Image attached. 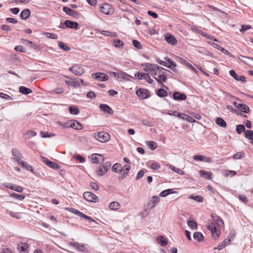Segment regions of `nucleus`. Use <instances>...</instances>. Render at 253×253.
Returning a JSON list of instances; mask_svg holds the SVG:
<instances>
[{
  "label": "nucleus",
  "mask_w": 253,
  "mask_h": 253,
  "mask_svg": "<svg viewBox=\"0 0 253 253\" xmlns=\"http://www.w3.org/2000/svg\"><path fill=\"white\" fill-rule=\"evenodd\" d=\"M63 11L67 15L74 18H78L80 15V13L79 12L73 10L67 6H63Z\"/></svg>",
  "instance_id": "nucleus-13"
},
{
  "label": "nucleus",
  "mask_w": 253,
  "mask_h": 253,
  "mask_svg": "<svg viewBox=\"0 0 253 253\" xmlns=\"http://www.w3.org/2000/svg\"><path fill=\"white\" fill-rule=\"evenodd\" d=\"M99 10L103 13L110 15L114 13V8L109 4L104 3L99 5Z\"/></svg>",
  "instance_id": "nucleus-2"
},
{
  "label": "nucleus",
  "mask_w": 253,
  "mask_h": 253,
  "mask_svg": "<svg viewBox=\"0 0 253 253\" xmlns=\"http://www.w3.org/2000/svg\"><path fill=\"white\" fill-rule=\"evenodd\" d=\"M181 116H183L182 120H186L190 123H195L196 122V120L193 118L192 116H189L185 114L184 115H181Z\"/></svg>",
  "instance_id": "nucleus-48"
},
{
  "label": "nucleus",
  "mask_w": 253,
  "mask_h": 253,
  "mask_svg": "<svg viewBox=\"0 0 253 253\" xmlns=\"http://www.w3.org/2000/svg\"><path fill=\"white\" fill-rule=\"evenodd\" d=\"M65 84L68 85L72 86L75 88H78L80 87L79 83L76 81L66 80L65 81Z\"/></svg>",
  "instance_id": "nucleus-36"
},
{
  "label": "nucleus",
  "mask_w": 253,
  "mask_h": 253,
  "mask_svg": "<svg viewBox=\"0 0 253 253\" xmlns=\"http://www.w3.org/2000/svg\"><path fill=\"white\" fill-rule=\"evenodd\" d=\"M136 95L142 99L148 98L150 97V93L148 89L139 88L136 91Z\"/></svg>",
  "instance_id": "nucleus-7"
},
{
  "label": "nucleus",
  "mask_w": 253,
  "mask_h": 253,
  "mask_svg": "<svg viewBox=\"0 0 253 253\" xmlns=\"http://www.w3.org/2000/svg\"><path fill=\"white\" fill-rule=\"evenodd\" d=\"M99 107L100 110L103 112L104 113L109 115L113 114L114 112L113 109L107 104H100Z\"/></svg>",
  "instance_id": "nucleus-18"
},
{
  "label": "nucleus",
  "mask_w": 253,
  "mask_h": 253,
  "mask_svg": "<svg viewBox=\"0 0 253 253\" xmlns=\"http://www.w3.org/2000/svg\"><path fill=\"white\" fill-rule=\"evenodd\" d=\"M232 104L238 110H240L241 112H243L244 113H249L250 111V108L246 104L243 103H237L235 101H234Z\"/></svg>",
  "instance_id": "nucleus-10"
},
{
  "label": "nucleus",
  "mask_w": 253,
  "mask_h": 253,
  "mask_svg": "<svg viewBox=\"0 0 253 253\" xmlns=\"http://www.w3.org/2000/svg\"><path fill=\"white\" fill-rule=\"evenodd\" d=\"M15 161L17 162L20 166L23 168L31 171L34 174H36V172L34 171L32 166L27 163L26 162L21 160V159H15Z\"/></svg>",
  "instance_id": "nucleus-9"
},
{
  "label": "nucleus",
  "mask_w": 253,
  "mask_h": 253,
  "mask_svg": "<svg viewBox=\"0 0 253 253\" xmlns=\"http://www.w3.org/2000/svg\"><path fill=\"white\" fill-rule=\"evenodd\" d=\"M187 224L191 229H197L198 228L197 223L194 220H188Z\"/></svg>",
  "instance_id": "nucleus-40"
},
{
  "label": "nucleus",
  "mask_w": 253,
  "mask_h": 253,
  "mask_svg": "<svg viewBox=\"0 0 253 253\" xmlns=\"http://www.w3.org/2000/svg\"><path fill=\"white\" fill-rule=\"evenodd\" d=\"M156 92V94L160 97H164L168 95L167 91L163 88L158 89Z\"/></svg>",
  "instance_id": "nucleus-34"
},
{
  "label": "nucleus",
  "mask_w": 253,
  "mask_h": 253,
  "mask_svg": "<svg viewBox=\"0 0 253 253\" xmlns=\"http://www.w3.org/2000/svg\"><path fill=\"white\" fill-rule=\"evenodd\" d=\"M196 32L200 35L207 38L208 39L212 40V38H213V37L209 35L207 33H205L199 29H197Z\"/></svg>",
  "instance_id": "nucleus-57"
},
{
  "label": "nucleus",
  "mask_w": 253,
  "mask_h": 253,
  "mask_svg": "<svg viewBox=\"0 0 253 253\" xmlns=\"http://www.w3.org/2000/svg\"><path fill=\"white\" fill-rule=\"evenodd\" d=\"M100 34L103 35H105V36H110V37H114V38H116L118 36L117 34L115 32H109V31H105V30H102L101 32H100Z\"/></svg>",
  "instance_id": "nucleus-38"
},
{
  "label": "nucleus",
  "mask_w": 253,
  "mask_h": 253,
  "mask_svg": "<svg viewBox=\"0 0 253 253\" xmlns=\"http://www.w3.org/2000/svg\"><path fill=\"white\" fill-rule=\"evenodd\" d=\"M120 207V205L117 202H112L109 204V208L111 210H118Z\"/></svg>",
  "instance_id": "nucleus-43"
},
{
  "label": "nucleus",
  "mask_w": 253,
  "mask_h": 253,
  "mask_svg": "<svg viewBox=\"0 0 253 253\" xmlns=\"http://www.w3.org/2000/svg\"><path fill=\"white\" fill-rule=\"evenodd\" d=\"M157 241L162 247L167 246L168 243V240L162 235L159 236L157 237Z\"/></svg>",
  "instance_id": "nucleus-28"
},
{
  "label": "nucleus",
  "mask_w": 253,
  "mask_h": 253,
  "mask_svg": "<svg viewBox=\"0 0 253 253\" xmlns=\"http://www.w3.org/2000/svg\"><path fill=\"white\" fill-rule=\"evenodd\" d=\"M31 15V11L28 8L23 9L20 13V16L22 20H27L29 18Z\"/></svg>",
  "instance_id": "nucleus-24"
},
{
  "label": "nucleus",
  "mask_w": 253,
  "mask_h": 253,
  "mask_svg": "<svg viewBox=\"0 0 253 253\" xmlns=\"http://www.w3.org/2000/svg\"><path fill=\"white\" fill-rule=\"evenodd\" d=\"M94 138L101 142H107L110 138V134L105 131H100L93 134Z\"/></svg>",
  "instance_id": "nucleus-1"
},
{
  "label": "nucleus",
  "mask_w": 253,
  "mask_h": 253,
  "mask_svg": "<svg viewBox=\"0 0 253 253\" xmlns=\"http://www.w3.org/2000/svg\"><path fill=\"white\" fill-rule=\"evenodd\" d=\"M92 77L95 80H98L102 82L106 81L109 79V77L107 74L101 72H97L92 74Z\"/></svg>",
  "instance_id": "nucleus-12"
},
{
  "label": "nucleus",
  "mask_w": 253,
  "mask_h": 253,
  "mask_svg": "<svg viewBox=\"0 0 253 253\" xmlns=\"http://www.w3.org/2000/svg\"><path fill=\"white\" fill-rule=\"evenodd\" d=\"M70 127L77 130H81L83 128V125L77 120L70 121Z\"/></svg>",
  "instance_id": "nucleus-22"
},
{
  "label": "nucleus",
  "mask_w": 253,
  "mask_h": 253,
  "mask_svg": "<svg viewBox=\"0 0 253 253\" xmlns=\"http://www.w3.org/2000/svg\"><path fill=\"white\" fill-rule=\"evenodd\" d=\"M211 217L213 221H215L217 226L221 227L224 224V222L222 218L216 213L213 212L211 213Z\"/></svg>",
  "instance_id": "nucleus-20"
},
{
  "label": "nucleus",
  "mask_w": 253,
  "mask_h": 253,
  "mask_svg": "<svg viewBox=\"0 0 253 253\" xmlns=\"http://www.w3.org/2000/svg\"><path fill=\"white\" fill-rule=\"evenodd\" d=\"M168 114L169 115H173V116H175L180 119H183V116H181V115H184L183 113H178V112L177 111H169L168 112Z\"/></svg>",
  "instance_id": "nucleus-44"
},
{
  "label": "nucleus",
  "mask_w": 253,
  "mask_h": 253,
  "mask_svg": "<svg viewBox=\"0 0 253 253\" xmlns=\"http://www.w3.org/2000/svg\"><path fill=\"white\" fill-rule=\"evenodd\" d=\"M160 199L158 196H154L152 197V200L148 203L149 206H151V209H153L156 207L160 202Z\"/></svg>",
  "instance_id": "nucleus-25"
},
{
  "label": "nucleus",
  "mask_w": 253,
  "mask_h": 253,
  "mask_svg": "<svg viewBox=\"0 0 253 253\" xmlns=\"http://www.w3.org/2000/svg\"><path fill=\"white\" fill-rule=\"evenodd\" d=\"M64 26L62 23L58 27L61 29H65V27L78 30L79 29V24L77 22L72 21L69 20H66L64 22Z\"/></svg>",
  "instance_id": "nucleus-4"
},
{
  "label": "nucleus",
  "mask_w": 253,
  "mask_h": 253,
  "mask_svg": "<svg viewBox=\"0 0 253 253\" xmlns=\"http://www.w3.org/2000/svg\"><path fill=\"white\" fill-rule=\"evenodd\" d=\"M79 216L83 217L84 218H85L86 219H87L88 220H90L91 222H93L95 223H96V222L93 218H92L91 217L89 216L82 212H80V214Z\"/></svg>",
  "instance_id": "nucleus-60"
},
{
  "label": "nucleus",
  "mask_w": 253,
  "mask_h": 253,
  "mask_svg": "<svg viewBox=\"0 0 253 253\" xmlns=\"http://www.w3.org/2000/svg\"><path fill=\"white\" fill-rule=\"evenodd\" d=\"M10 196L15 199H17L20 201H22L25 198V196L23 195H20L16 193H13L10 195Z\"/></svg>",
  "instance_id": "nucleus-39"
},
{
  "label": "nucleus",
  "mask_w": 253,
  "mask_h": 253,
  "mask_svg": "<svg viewBox=\"0 0 253 253\" xmlns=\"http://www.w3.org/2000/svg\"><path fill=\"white\" fill-rule=\"evenodd\" d=\"M165 40L169 44L172 45L176 44L177 42V41L175 37L169 33H167L165 35Z\"/></svg>",
  "instance_id": "nucleus-14"
},
{
  "label": "nucleus",
  "mask_w": 253,
  "mask_h": 253,
  "mask_svg": "<svg viewBox=\"0 0 253 253\" xmlns=\"http://www.w3.org/2000/svg\"><path fill=\"white\" fill-rule=\"evenodd\" d=\"M134 76L139 80L145 79L149 84H151L153 83V80L151 79L150 76L147 73L137 72L135 74Z\"/></svg>",
  "instance_id": "nucleus-8"
},
{
  "label": "nucleus",
  "mask_w": 253,
  "mask_h": 253,
  "mask_svg": "<svg viewBox=\"0 0 253 253\" xmlns=\"http://www.w3.org/2000/svg\"><path fill=\"white\" fill-rule=\"evenodd\" d=\"M120 78H122L126 81H129L130 78L133 79V78L126 73L121 71V77Z\"/></svg>",
  "instance_id": "nucleus-47"
},
{
  "label": "nucleus",
  "mask_w": 253,
  "mask_h": 253,
  "mask_svg": "<svg viewBox=\"0 0 253 253\" xmlns=\"http://www.w3.org/2000/svg\"><path fill=\"white\" fill-rule=\"evenodd\" d=\"M148 65H149V66L147 67V68H144V69H143L146 72H151V71L152 72L156 71L157 69H160L161 70H164V68H163L161 66H159L155 64L150 63V64Z\"/></svg>",
  "instance_id": "nucleus-21"
},
{
  "label": "nucleus",
  "mask_w": 253,
  "mask_h": 253,
  "mask_svg": "<svg viewBox=\"0 0 253 253\" xmlns=\"http://www.w3.org/2000/svg\"><path fill=\"white\" fill-rule=\"evenodd\" d=\"M6 187L19 193H21L23 191V188L22 187L12 183H8L6 186Z\"/></svg>",
  "instance_id": "nucleus-23"
},
{
  "label": "nucleus",
  "mask_w": 253,
  "mask_h": 253,
  "mask_svg": "<svg viewBox=\"0 0 253 253\" xmlns=\"http://www.w3.org/2000/svg\"><path fill=\"white\" fill-rule=\"evenodd\" d=\"M14 50H16V51H18V52H22V53L26 52V49L21 45L16 46L14 47Z\"/></svg>",
  "instance_id": "nucleus-62"
},
{
  "label": "nucleus",
  "mask_w": 253,
  "mask_h": 253,
  "mask_svg": "<svg viewBox=\"0 0 253 253\" xmlns=\"http://www.w3.org/2000/svg\"><path fill=\"white\" fill-rule=\"evenodd\" d=\"M209 43L211 46H212L213 47H214V48H216V49L221 51L224 54H225L226 55H228L230 57H232V55L227 50H226V49H225L223 47L221 46L219 44H217L216 43L213 42H209Z\"/></svg>",
  "instance_id": "nucleus-17"
},
{
  "label": "nucleus",
  "mask_w": 253,
  "mask_h": 253,
  "mask_svg": "<svg viewBox=\"0 0 253 253\" xmlns=\"http://www.w3.org/2000/svg\"><path fill=\"white\" fill-rule=\"evenodd\" d=\"M252 27L250 25H242V28L240 30V31L242 33H245L246 31H247L248 30L251 29Z\"/></svg>",
  "instance_id": "nucleus-64"
},
{
  "label": "nucleus",
  "mask_w": 253,
  "mask_h": 253,
  "mask_svg": "<svg viewBox=\"0 0 253 253\" xmlns=\"http://www.w3.org/2000/svg\"><path fill=\"white\" fill-rule=\"evenodd\" d=\"M58 45L60 48L62 49L64 51H67L70 50V47L63 42H59Z\"/></svg>",
  "instance_id": "nucleus-49"
},
{
  "label": "nucleus",
  "mask_w": 253,
  "mask_h": 253,
  "mask_svg": "<svg viewBox=\"0 0 253 253\" xmlns=\"http://www.w3.org/2000/svg\"><path fill=\"white\" fill-rule=\"evenodd\" d=\"M44 35L48 38L51 39H57L58 38V36L56 34L46 32L44 33Z\"/></svg>",
  "instance_id": "nucleus-58"
},
{
  "label": "nucleus",
  "mask_w": 253,
  "mask_h": 253,
  "mask_svg": "<svg viewBox=\"0 0 253 253\" xmlns=\"http://www.w3.org/2000/svg\"><path fill=\"white\" fill-rule=\"evenodd\" d=\"M28 248V245L27 243H20V244L18 245V249L21 252H26Z\"/></svg>",
  "instance_id": "nucleus-41"
},
{
  "label": "nucleus",
  "mask_w": 253,
  "mask_h": 253,
  "mask_svg": "<svg viewBox=\"0 0 253 253\" xmlns=\"http://www.w3.org/2000/svg\"><path fill=\"white\" fill-rule=\"evenodd\" d=\"M113 171L117 173H121L123 171L122 165L120 163H116L112 168Z\"/></svg>",
  "instance_id": "nucleus-31"
},
{
  "label": "nucleus",
  "mask_w": 253,
  "mask_h": 253,
  "mask_svg": "<svg viewBox=\"0 0 253 253\" xmlns=\"http://www.w3.org/2000/svg\"><path fill=\"white\" fill-rule=\"evenodd\" d=\"M114 46L117 48L122 47L124 45V42L119 39H115L114 41Z\"/></svg>",
  "instance_id": "nucleus-51"
},
{
  "label": "nucleus",
  "mask_w": 253,
  "mask_h": 253,
  "mask_svg": "<svg viewBox=\"0 0 253 253\" xmlns=\"http://www.w3.org/2000/svg\"><path fill=\"white\" fill-rule=\"evenodd\" d=\"M42 160L43 162L47 166H48L49 167H50L51 168H52L53 169H54L55 170H58L61 168V166L59 164H58L54 162L50 161L49 159H48L47 158H46L44 157H42Z\"/></svg>",
  "instance_id": "nucleus-11"
},
{
  "label": "nucleus",
  "mask_w": 253,
  "mask_h": 253,
  "mask_svg": "<svg viewBox=\"0 0 253 253\" xmlns=\"http://www.w3.org/2000/svg\"><path fill=\"white\" fill-rule=\"evenodd\" d=\"M193 238L199 242H201L204 240V236L202 233L198 231L194 233Z\"/></svg>",
  "instance_id": "nucleus-32"
},
{
  "label": "nucleus",
  "mask_w": 253,
  "mask_h": 253,
  "mask_svg": "<svg viewBox=\"0 0 253 253\" xmlns=\"http://www.w3.org/2000/svg\"><path fill=\"white\" fill-rule=\"evenodd\" d=\"M12 155L16 157V158H14V160L15 159H20L21 158H23V155L21 153V152L16 149H13L12 150Z\"/></svg>",
  "instance_id": "nucleus-33"
},
{
  "label": "nucleus",
  "mask_w": 253,
  "mask_h": 253,
  "mask_svg": "<svg viewBox=\"0 0 253 253\" xmlns=\"http://www.w3.org/2000/svg\"><path fill=\"white\" fill-rule=\"evenodd\" d=\"M147 145L151 150H155L157 147V143L153 141H147L146 142Z\"/></svg>",
  "instance_id": "nucleus-37"
},
{
  "label": "nucleus",
  "mask_w": 253,
  "mask_h": 253,
  "mask_svg": "<svg viewBox=\"0 0 253 253\" xmlns=\"http://www.w3.org/2000/svg\"><path fill=\"white\" fill-rule=\"evenodd\" d=\"M36 135H37V132L35 131H32V130L27 131L25 133V135L28 139H30L31 137L36 136Z\"/></svg>",
  "instance_id": "nucleus-56"
},
{
  "label": "nucleus",
  "mask_w": 253,
  "mask_h": 253,
  "mask_svg": "<svg viewBox=\"0 0 253 253\" xmlns=\"http://www.w3.org/2000/svg\"><path fill=\"white\" fill-rule=\"evenodd\" d=\"M245 156V154L244 152H239L233 156V158L235 160H239L244 158Z\"/></svg>",
  "instance_id": "nucleus-45"
},
{
  "label": "nucleus",
  "mask_w": 253,
  "mask_h": 253,
  "mask_svg": "<svg viewBox=\"0 0 253 253\" xmlns=\"http://www.w3.org/2000/svg\"><path fill=\"white\" fill-rule=\"evenodd\" d=\"M155 79L158 83H161V82H166L167 80V74H166L165 72H163L161 74H160L158 77H155Z\"/></svg>",
  "instance_id": "nucleus-26"
},
{
  "label": "nucleus",
  "mask_w": 253,
  "mask_h": 253,
  "mask_svg": "<svg viewBox=\"0 0 253 253\" xmlns=\"http://www.w3.org/2000/svg\"><path fill=\"white\" fill-rule=\"evenodd\" d=\"M215 123L218 126L222 127H225L227 125L226 122L222 118L220 117L216 118Z\"/></svg>",
  "instance_id": "nucleus-35"
},
{
  "label": "nucleus",
  "mask_w": 253,
  "mask_h": 253,
  "mask_svg": "<svg viewBox=\"0 0 253 253\" xmlns=\"http://www.w3.org/2000/svg\"><path fill=\"white\" fill-rule=\"evenodd\" d=\"M111 164L110 162H107L103 165H100L97 169L96 170V173L99 176L104 175L110 169Z\"/></svg>",
  "instance_id": "nucleus-3"
},
{
  "label": "nucleus",
  "mask_w": 253,
  "mask_h": 253,
  "mask_svg": "<svg viewBox=\"0 0 253 253\" xmlns=\"http://www.w3.org/2000/svg\"><path fill=\"white\" fill-rule=\"evenodd\" d=\"M169 168L171 170H173V171H174L179 174H181V175L184 174V172L182 170H181V169H180L179 168L175 167L173 165H170L169 166Z\"/></svg>",
  "instance_id": "nucleus-42"
},
{
  "label": "nucleus",
  "mask_w": 253,
  "mask_h": 253,
  "mask_svg": "<svg viewBox=\"0 0 253 253\" xmlns=\"http://www.w3.org/2000/svg\"><path fill=\"white\" fill-rule=\"evenodd\" d=\"M9 214L11 216L17 219H21L22 218L21 214L19 212H15L12 211H10Z\"/></svg>",
  "instance_id": "nucleus-59"
},
{
  "label": "nucleus",
  "mask_w": 253,
  "mask_h": 253,
  "mask_svg": "<svg viewBox=\"0 0 253 253\" xmlns=\"http://www.w3.org/2000/svg\"><path fill=\"white\" fill-rule=\"evenodd\" d=\"M199 174L201 177H205L206 179L211 180L212 178V173L211 171L207 172L204 170H200Z\"/></svg>",
  "instance_id": "nucleus-27"
},
{
  "label": "nucleus",
  "mask_w": 253,
  "mask_h": 253,
  "mask_svg": "<svg viewBox=\"0 0 253 253\" xmlns=\"http://www.w3.org/2000/svg\"><path fill=\"white\" fill-rule=\"evenodd\" d=\"M19 91L21 94H25V95H28L30 94V93L32 92V90L31 89L26 87L24 86H20L19 88Z\"/></svg>",
  "instance_id": "nucleus-30"
},
{
  "label": "nucleus",
  "mask_w": 253,
  "mask_h": 253,
  "mask_svg": "<svg viewBox=\"0 0 253 253\" xmlns=\"http://www.w3.org/2000/svg\"><path fill=\"white\" fill-rule=\"evenodd\" d=\"M150 167L151 169L157 170L159 169L161 167L159 163L156 162H153L150 165Z\"/></svg>",
  "instance_id": "nucleus-61"
},
{
  "label": "nucleus",
  "mask_w": 253,
  "mask_h": 253,
  "mask_svg": "<svg viewBox=\"0 0 253 253\" xmlns=\"http://www.w3.org/2000/svg\"><path fill=\"white\" fill-rule=\"evenodd\" d=\"M41 135L42 137L47 138L54 136L55 135V134L52 132H44L43 131H41Z\"/></svg>",
  "instance_id": "nucleus-53"
},
{
  "label": "nucleus",
  "mask_w": 253,
  "mask_h": 253,
  "mask_svg": "<svg viewBox=\"0 0 253 253\" xmlns=\"http://www.w3.org/2000/svg\"><path fill=\"white\" fill-rule=\"evenodd\" d=\"M172 98L176 101H184L186 99L187 96L182 92L175 91L173 93Z\"/></svg>",
  "instance_id": "nucleus-15"
},
{
  "label": "nucleus",
  "mask_w": 253,
  "mask_h": 253,
  "mask_svg": "<svg viewBox=\"0 0 253 253\" xmlns=\"http://www.w3.org/2000/svg\"><path fill=\"white\" fill-rule=\"evenodd\" d=\"M236 132L238 134H240L243 132L245 131L246 129L243 125H238L236 126Z\"/></svg>",
  "instance_id": "nucleus-50"
},
{
  "label": "nucleus",
  "mask_w": 253,
  "mask_h": 253,
  "mask_svg": "<svg viewBox=\"0 0 253 253\" xmlns=\"http://www.w3.org/2000/svg\"><path fill=\"white\" fill-rule=\"evenodd\" d=\"M211 232L212 238L214 240H216L219 237L220 232L217 231L216 227Z\"/></svg>",
  "instance_id": "nucleus-52"
},
{
  "label": "nucleus",
  "mask_w": 253,
  "mask_h": 253,
  "mask_svg": "<svg viewBox=\"0 0 253 253\" xmlns=\"http://www.w3.org/2000/svg\"><path fill=\"white\" fill-rule=\"evenodd\" d=\"M69 70L76 76H81L84 73V69L78 65H73L69 68Z\"/></svg>",
  "instance_id": "nucleus-6"
},
{
  "label": "nucleus",
  "mask_w": 253,
  "mask_h": 253,
  "mask_svg": "<svg viewBox=\"0 0 253 253\" xmlns=\"http://www.w3.org/2000/svg\"><path fill=\"white\" fill-rule=\"evenodd\" d=\"M83 196L85 200L89 202L96 203L98 201V197L96 195L89 191L84 192Z\"/></svg>",
  "instance_id": "nucleus-5"
},
{
  "label": "nucleus",
  "mask_w": 253,
  "mask_h": 253,
  "mask_svg": "<svg viewBox=\"0 0 253 253\" xmlns=\"http://www.w3.org/2000/svg\"><path fill=\"white\" fill-rule=\"evenodd\" d=\"M77 249L79 251L84 253H86L88 251L87 249L84 245L81 244H79Z\"/></svg>",
  "instance_id": "nucleus-63"
},
{
  "label": "nucleus",
  "mask_w": 253,
  "mask_h": 253,
  "mask_svg": "<svg viewBox=\"0 0 253 253\" xmlns=\"http://www.w3.org/2000/svg\"><path fill=\"white\" fill-rule=\"evenodd\" d=\"M68 110L70 114L73 115H77L79 113L80 110L79 108L76 105H70L68 107Z\"/></svg>",
  "instance_id": "nucleus-29"
},
{
  "label": "nucleus",
  "mask_w": 253,
  "mask_h": 253,
  "mask_svg": "<svg viewBox=\"0 0 253 253\" xmlns=\"http://www.w3.org/2000/svg\"><path fill=\"white\" fill-rule=\"evenodd\" d=\"M245 137L249 140H252L253 138V131L252 130L245 131Z\"/></svg>",
  "instance_id": "nucleus-55"
},
{
  "label": "nucleus",
  "mask_w": 253,
  "mask_h": 253,
  "mask_svg": "<svg viewBox=\"0 0 253 253\" xmlns=\"http://www.w3.org/2000/svg\"><path fill=\"white\" fill-rule=\"evenodd\" d=\"M132 45L135 47L136 48L138 49H141L142 48V44L141 43L136 40H132Z\"/></svg>",
  "instance_id": "nucleus-54"
},
{
  "label": "nucleus",
  "mask_w": 253,
  "mask_h": 253,
  "mask_svg": "<svg viewBox=\"0 0 253 253\" xmlns=\"http://www.w3.org/2000/svg\"><path fill=\"white\" fill-rule=\"evenodd\" d=\"M230 75L233 77L235 80L238 81H240L242 83L246 82V78L243 76H238L236 72L234 70L229 71Z\"/></svg>",
  "instance_id": "nucleus-19"
},
{
  "label": "nucleus",
  "mask_w": 253,
  "mask_h": 253,
  "mask_svg": "<svg viewBox=\"0 0 253 253\" xmlns=\"http://www.w3.org/2000/svg\"><path fill=\"white\" fill-rule=\"evenodd\" d=\"M189 198L192 200H195L198 202H200V203L203 202L204 201L203 197L200 195H198V196L190 195L189 197Z\"/></svg>",
  "instance_id": "nucleus-46"
},
{
  "label": "nucleus",
  "mask_w": 253,
  "mask_h": 253,
  "mask_svg": "<svg viewBox=\"0 0 253 253\" xmlns=\"http://www.w3.org/2000/svg\"><path fill=\"white\" fill-rule=\"evenodd\" d=\"M91 157V160L92 161L93 163L100 164H102L104 161L103 156L101 154L97 153L93 154H92Z\"/></svg>",
  "instance_id": "nucleus-16"
}]
</instances>
